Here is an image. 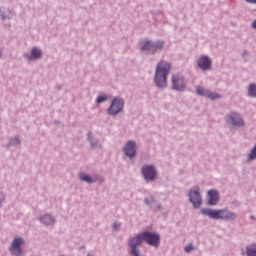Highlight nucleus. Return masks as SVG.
<instances>
[{
    "label": "nucleus",
    "instance_id": "nucleus-20",
    "mask_svg": "<svg viewBox=\"0 0 256 256\" xmlns=\"http://www.w3.org/2000/svg\"><path fill=\"white\" fill-rule=\"evenodd\" d=\"M249 159H251V160L256 159V145H255L254 149H252V151L249 155Z\"/></svg>",
    "mask_w": 256,
    "mask_h": 256
},
{
    "label": "nucleus",
    "instance_id": "nucleus-30",
    "mask_svg": "<svg viewBox=\"0 0 256 256\" xmlns=\"http://www.w3.org/2000/svg\"><path fill=\"white\" fill-rule=\"evenodd\" d=\"M0 57H2V54H1V52H0Z\"/></svg>",
    "mask_w": 256,
    "mask_h": 256
},
{
    "label": "nucleus",
    "instance_id": "nucleus-4",
    "mask_svg": "<svg viewBox=\"0 0 256 256\" xmlns=\"http://www.w3.org/2000/svg\"><path fill=\"white\" fill-rule=\"evenodd\" d=\"M172 87L176 91H183L186 87V82L183 74H180V72H176V74H172L171 78Z\"/></svg>",
    "mask_w": 256,
    "mask_h": 256
},
{
    "label": "nucleus",
    "instance_id": "nucleus-6",
    "mask_svg": "<svg viewBox=\"0 0 256 256\" xmlns=\"http://www.w3.org/2000/svg\"><path fill=\"white\" fill-rule=\"evenodd\" d=\"M142 174L146 181H155V179H157V171L153 165H146L143 167Z\"/></svg>",
    "mask_w": 256,
    "mask_h": 256
},
{
    "label": "nucleus",
    "instance_id": "nucleus-7",
    "mask_svg": "<svg viewBox=\"0 0 256 256\" xmlns=\"http://www.w3.org/2000/svg\"><path fill=\"white\" fill-rule=\"evenodd\" d=\"M189 198L194 207H197V208L201 207L202 197L200 195V189L198 187L190 191Z\"/></svg>",
    "mask_w": 256,
    "mask_h": 256
},
{
    "label": "nucleus",
    "instance_id": "nucleus-13",
    "mask_svg": "<svg viewBox=\"0 0 256 256\" xmlns=\"http://www.w3.org/2000/svg\"><path fill=\"white\" fill-rule=\"evenodd\" d=\"M125 154L132 158L136 155V144L133 141H128L126 147H124Z\"/></svg>",
    "mask_w": 256,
    "mask_h": 256
},
{
    "label": "nucleus",
    "instance_id": "nucleus-25",
    "mask_svg": "<svg viewBox=\"0 0 256 256\" xmlns=\"http://www.w3.org/2000/svg\"><path fill=\"white\" fill-rule=\"evenodd\" d=\"M5 197L4 195L0 194V203H2V201H4Z\"/></svg>",
    "mask_w": 256,
    "mask_h": 256
},
{
    "label": "nucleus",
    "instance_id": "nucleus-21",
    "mask_svg": "<svg viewBox=\"0 0 256 256\" xmlns=\"http://www.w3.org/2000/svg\"><path fill=\"white\" fill-rule=\"evenodd\" d=\"M98 103H104L105 101H107V97H105L104 95H101L97 98Z\"/></svg>",
    "mask_w": 256,
    "mask_h": 256
},
{
    "label": "nucleus",
    "instance_id": "nucleus-26",
    "mask_svg": "<svg viewBox=\"0 0 256 256\" xmlns=\"http://www.w3.org/2000/svg\"><path fill=\"white\" fill-rule=\"evenodd\" d=\"M252 26H253V28H256V20H254V21L252 22Z\"/></svg>",
    "mask_w": 256,
    "mask_h": 256
},
{
    "label": "nucleus",
    "instance_id": "nucleus-1",
    "mask_svg": "<svg viewBox=\"0 0 256 256\" xmlns=\"http://www.w3.org/2000/svg\"><path fill=\"white\" fill-rule=\"evenodd\" d=\"M143 241H146L148 245L158 247L160 245V235H158V233H149L148 231H145L144 233H140V235H136V237L130 239L129 245L132 256H141L137 247L141 245Z\"/></svg>",
    "mask_w": 256,
    "mask_h": 256
},
{
    "label": "nucleus",
    "instance_id": "nucleus-18",
    "mask_svg": "<svg viewBox=\"0 0 256 256\" xmlns=\"http://www.w3.org/2000/svg\"><path fill=\"white\" fill-rule=\"evenodd\" d=\"M248 94L250 97H256V84H250V87L248 88Z\"/></svg>",
    "mask_w": 256,
    "mask_h": 256
},
{
    "label": "nucleus",
    "instance_id": "nucleus-22",
    "mask_svg": "<svg viewBox=\"0 0 256 256\" xmlns=\"http://www.w3.org/2000/svg\"><path fill=\"white\" fill-rule=\"evenodd\" d=\"M193 250H194L193 245H187V246L185 247L186 253H190V252L193 251Z\"/></svg>",
    "mask_w": 256,
    "mask_h": 256
},
{
    "label": "nucleus",
    "instance_id": "nucleus-12",
    "mask_svg": "<svg viewBox=\"0 0 256 256\" xmlns=\"http://www.w3.org/2000/svg\"><path fill=\"white\" fill-rule=\"evenodd\" d=\"M226 121L230 123L231 125H235L237 127H241L244 125L243 119H241L240 115H237V113H231L226 117Z\"/></svg>",
    "mask_w": 256,
    "mask_h": 256
},
{
    "label": "nucleus",
    "instance_id": "nucleus-17",
    "mask_svg": "<svg viewBox=\"0 0 256 256\" xmlns=\"http://www.w3.org/2000/svg\"><path fill=\"white\" fill-rule=\"evenodd\" d=\"M247 255L248 256H256V245H249L247 247Z\"/></svg>",
    "mask_w": 256,
    "mask_h": 256
},
{
    "label": "nucleus",
    "instance_id": "nucleus-15",
    "mask_svg": "<svg viewBox=\"0 0 256 256\" xmlns=\"http://www.w3.org/2000/svg\"><path fill=\"white\" fill-rule=\"evenodd\" d=\"M31 57H32V59H41L42 50L40 48H32Z\"/></svg>",
    "mask_w": 256,
    "mask_h": 256
},
{
    "label": "nucleus",
    "instance_id": "nucleus-14",
    "mask_svg": "<svg viewBox=\"0 0 256 256\" xmlns=\"http://www.w3.org/2000/svg\"><path fill=\"white\" fill-rule=\"evenodd\" d=\"M208 201L210 205H217V203H219L218 191H215V190L208 191Z\"/></svg>",
    "mask_w": 256,
    "mask_h": 256
},
{
    "label": "nucleus",
    "instance_id": "nucleus-29",
    "mask_svg": "<svg viewBox=\"0 0 256 256\" xmlns=\"http://www.w3.org/2000/svg\"><path fill=\"white\" fill-rule=\"evenodd\" d=\"M89 139H91V135H88Z\"/></svg>",
    "mask_w": 256,
    "mask_h": 256
},
{
    "label": "nucleus",
    "instance_id": "nucleus-27",
    "mask_svg": "<svg viewBox=\"0 0 256 256\" xmlns=\"http://www.w3.org/2000/svg\"><path fill=\"white\" fill-rule=\"evenodd\" d=\"M247 2H255L256 3V0H247Z\"/></svg>",
    "mask_w": 256,
    "mask_h": 256
},
{
    "label": "nucleus",
    "instance_id": "nucleus-16",
    "mask_svg": "<svg viewBox=\"0 0 256 256\" xmlns=\"http://www.w3.org/2000/svg\"><path fill=\"white\" fill-rule=\"evenodd\" d=\"M41 221L45 223V225H51V223H54V219L51 215H44V217H41Z\"/></svg>",
    "mask_w": 256,
    "mask_h": 256
},
{
    "label": "nucleus",
    "instance_id": "nucleus-9",
    "mask_svg": "<svg viewBox=\"0 0 256 256\" xmlns=\"http://www.w3.org/2000/svg\"><path fill=\"white\" fill-rule=\"evenodd\" d=\"M24 243V239H22L21 237H16L13 241H12V245L10 247V251L13 255L16 256H20L22 255V249H21V245H23Z\"/></svg>",
    "mask_w": 256,
    "mask_h": 256
},
{
    "label": "nucleus",
    "instance_id": "nucleus-5",
    "mask_svg": "<svg viewBox=\"0 0 256 256\" xmlns=\"http://www.w3.org/2000/svg\"><path fill=\"white\" fill-rule=\"evenodd\" d=\"M164 42L162 40H158L155 44H153L150 40H142L140 42V47L142 50H152L155 52L156 50H159L164 47Z\"/></svg>",
    "mask_w": 256,
    "mask_h": 256
},
{
    "label": "nucleus",
    "instance_id": "nucleus-8",
    "mask_svg": "<svg viewBox=\"0 0 256 256\" xmlns=\"http://www.w3.org/2000/svg\"><path fill=\"white\" fill-rule=\"evenodd\" d=\"M124 107V101L122 99H114L112 105L108 109L110 115H118Z\"/></svg>",
    "mask_w": 256,
    "mask_h": 256
},
{
    "label": "nucleus",
    "instance_id": "nucleus-11",
    "mask_svg": "<svg viewBox=\"0 0 256 256\" xmlns=\"http://www.w3.org/2000/svg\"><path fill=\"white\" fill-rule=\"evenodd\" d=\"M197 94L203 97H207L211 101H215V99L221 98V95L218 93H211V91H207V89H203L202 87H197Z\"/></svg>",
    "mask_w": 256,
    "mask_h": 256
},
{
    "label": "nucleus",
    "instance_id": "nucleus-23",
    "mask_svg": "<svg viewBox=\"0 0 256 256\" xmlns=\"http://www.w3.org/2000/svg\"><path fill=\"white\" fill-rule=\"evenodd\" d=\"M146 203H147L148 205H150L151 203H154L153 197H148V198L146 199Z\"/></svg>",
    "mask_w": 256,
    "mask_h": 256
},
{
    "label": "nucleus",
    "instance_id": "nucleus-19",
    "mask_svg": "<svg viewBox=\"0 0 256 256\" xmlns=\"http://www.w3.org/2000/svg\"><path fill=\"white\" fill-rule=\"evenodd\" d=\"M80 179L81 181H86L87 183H93V179H91V177H89V175H85V174H82L80 175Z\"/></svg>",
    "mask_w": 256,
    "mask_h": 256
},
{
    "label": "nucleus",
    "instance_id": "nucleus-28",
    "mask_svg": "<svg viewBox=\"0 0 256 256\" xmlns=\"http://www.w3.org/2000/svg\"><path fill=\"white\" fill-rule=\"evenodd\" d=\"M16 143H20L19 139H15Z\"/></svg>",
    "mask_w": 256,
    "mask_h": 256
},
{
    "label": "nucleus",
    "instance_id": "nucleus-24",
    "mask_svg": "<svg viewBox=\"0 0 256 256\" xmlns=\"http://www.w3.org/2000/svg\"><path fill=\"white\" fill-rule=\"evenodd\" d=\"M121 227L120 223H114L113 228L119 229Z\"/></svg>",
    "mask_w": 256,
    "mask_h": 256
},
{
    "label": "nucleus",
    "instance_id": "nucleus-31",
    "mask_svg": "<svg viewBox=\"0 0 256 256\" xmlns=\"http://www.w3.org/2000/svg\"><path fill=\"white\" fill-rule=\"evenodd\" d=\"M88 256H92V255H88Z\"/></svg>",
    "mask_w": 256,
    "mask_h": 256
},
{
    "label": "nucleus",
    "instance_id": "nucleus-3",
    "mask_svg": "<svg viewBox=\"0 0 256 256\" xmlns=\"http://www.w3.org/2000/svg\"><path fill=\"white\" fill-rule=\"evenodd\" d=\"M201 213L211 219H223L224 221H234L237 219L236 213L229 211V209H202Z\"/></svg>",
    "mask_w": 256,
    "mask_h": 256
},
{
    "label": "nucleus",
    "instance_id": "nucleus-10",
    "mask_svg": "<svg viewBox=\"0 0 256 256\" xmlns=\"http://www.w3.org/2000/svg\"><path fill=\"white\" fill-rule=\"evenodd\" d=\"M212 60L209 58V56H200L198 58V67L202 69V71H208V69H211Z\"/></svg>",
    "mask_w": 256,
    "mask_h": 256
},
{
    "label": "nucleus",
    "instance_id": "nucleus-2",
    "mask_svg": "<svg viewBox=\"0 0 256 256\" xmlns=\"http://www.w3.org/2000/svg\"><path fill=\"white\" fill-rule=\"evenodd\" d=\"M171 71L170 62L161 60L156 66L155 83L160 88H165L168 85V75Z\"/></svg>",
    "mask_w": 256,
    "mask_h": 256
}]
</instances>
